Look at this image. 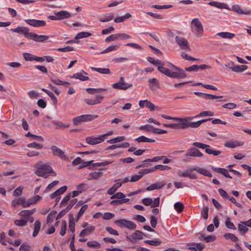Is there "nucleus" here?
<instances>
[{
	"mask_svg": "<svg viewBox=\"0 0 251 251\" xmlns=\"http://www.w3.org/2000/svg\"><path fill=\"white\" fill-rule=\"evenodd\" d=\"M193 118V117H185L183 118H176L175 121L176 122L177 129L183 130L189 127L197 128L200 126L201 124L212 120V118H209L200 120L196 122H191V120Z\"/></svg>",
	"mask_w": 251,
	"mask_h": 251,
	"instance_id": "1",
	"label": "nucleus"
},
{
	"mask_svg": "<svg viewBox=\"0 0 251 251\" xmlns=\"http://www.w3.org/2000/svg\"><path fill=\"white\" fill-rule=\"evenodd\" d=\"M36 167L38 169L35 172V174L38 176L47 178L50 174L53 176H56V174L53 171L51 166L48 164H36Z\"/></svg>",
	"mask_w": 251,
	"mask_h": 251,
	"instance_id": "2",
	"label": "nucleus"
},
{
	"mask_svg": "<svg viewBox=\"0 0 251 251\" xmlns=\"http://www.w3.org/2000/svg\"><path fill=\"white\" fill-rule=\"evenodd\" d=\"M98 117V115L90 114L82 115L73 119V124L75 125H80L83 122H89L93 120Z\"/></svg>",
	"mask_w": 251,
	"mask_h": 251,
	"instance_id": "3",
	"label": "nucleus"
},
{
	"mask_svg": "<svg viewBox=\"0 0 251 251\" xmlns=\"http://www.w3.org/2000/svg\"><path fill=\"white\" fill-rule=\"evenodd\" d=\"M114 223L121 228L126 227L128 229H135L136 227V225L133 222L125 219L116 220Z\"/></svg>",
	"mask_w": 251,
	"mask_h": 251,
	"instance_id": "4",
	"label": "nucleus"
},
{
	"mask_svg": "<svg viewBox=\"0 0 251 251\" xmlns=\"http://www.w3.org/2000/svg\"><path fill=\"white\" fill-rule=\"evenodd\" d=\"M25 37L34 41L43 42L49 39V36L44 35H38L34 32L25 33Z\"/></svg>",
	"mask_w": 251,
	"mask_h": 251,
	"instance_id": "5",
	"label": "nucleus"
},
{
	"mask_svg": "<svg viewBox=\"0 0 251 251\" xmlns=\"http://www.w3.org/2000/svg\"><path fill=\"white\" fill-rule=\"evenodd\" d=\"M50 150L54 156H56L63 160H68L69 158L65 154V152L56 146H52Z\"/></svg>",
	"mask_w": 251,
	"mask_h": 251,
	"instance_id": "6",
	"label": "nucleus"
},
{
	"mask_svg": "<svg viewBox=\"0 0 251 251\" xmlns=\"http://www.w3.org/2000/svg\"><path fill=\"white\" fill-rule=\"evenodd\" d=\"M191 27L196 28V32L197 35H201L203 32V27L201 22L198 18H194L191 21Z\"/></svg>",
	"mask_w": 251,
	"mask_h": 251,
	"instance_id": "7",
	"label": "nucleus"
},
{
	"mask_svg": "<svg viewBox=\"0 0 251 251\" xmlns=\"http://www.w3.org/2000/svg\"><path fill=\"white\" fill-rule=\"evenodd\" d=\"M176 42L180 47V48L184 50H190L189 43L184 37L176 36L175 37Z\"/></svg>",
	"mask_w": 251,
	"mask_h": 251,
	"instance_id": "8",
	"label": "nucleus"
},
{
	"mask_svg": "<svg viewBox=\"0 0 251 251\" xmlns=\"http://www.w3.org/2000/svg\"><path fill=\"white\" fill-rule=\"evenodd\" d=\"M232 10L235 12H236L239 15H251V9L245 8L242 9L241 7L238 4H234L232 6Z\"/></svg>",
	"mask_w": 251,
	"mask_h": 251,
	"instance_id": "9",
	"label": "nucleus"
},
{
	"mask_svg": "<svg viewBox=\"0 0 251 251\" xmlns=\"http://www.w3.org/2000/svg\"><path fill=\"white\" fill-rule=\"evenodd\" d=\"M25 21L29 25L36 27H43L46 25V22L44 20L36 19H26L25 20Z\"/></svg>",
	"mask_w": 251,
	"mask_h": 251,
	"instance_id": "10",
	"label": "nucleus"
},
{
	"mask_svg": "<svg viewBox=\"0 0 251 251\" xmlns=\"http://www.w3.org/2000/svg\"><path fill=\"white\" fill-rule=\"evenodd\" d=\"M139 105L140 108H148L150 110H159L158 107L155 106L153 103L148 100H141L139 102Z\"/></svg>",
	"mask_w": 251,
	"mask_h": 251,
	"instance_id": "11",
	"label": "nucleus"
},
{
	"mask_svg": "<svg viewBox=\"0 0 251 251\" xmlns=\"http://www.w3.org/2000/svg\"><path fill=\"white\" fill-rule=\"evenodd\" d=\"M224 100H216L215 102L217 105L219 106V108H225L228 109H233L236 107V104L233 102H229L227 103H224Z\"/></svg>",
	"mask_w": 251,
	"mask_h": 251,
	"instance_id": "12",
	"label": "nucleus"
},
{
	"mask_svg": "<svg viewBox=\"0 0 251 251\" xmlns=\"http://www.w3.org/2000/svg\"><path fill=\"white\" fill-rule=\"evenodd\" d=\"M163 74L171 78H184L187 77V75H184V74L182 73H181V76H179L177 73L172 72L168 68L165 70V72H163Z\"/></svg>",
	"mask_w": 251,
	"mask_h": 251,
	"instance_id": "13",
	"label": "nucleus"
},
{
	"mask_svg": "<svg viewBox=\"0 0 251 251\" xmlns=\"http://www.w3.org/2000/svg\"><path fill=\"white\" fill-rule=\"evenodd\" d=\"M103 136L100 135L99 137H87L86 138V141L88 144L92 145L98 144L103 141V139L102 138Z\"/></svg>",
	"mask_w": 251,
	"mask_h": 251,
	"instance_id": "14",
	"label": "nucleus"
},
{
	"mask_svg": "<svg viewBox=\"0 0 251 251\" xmlns=\"http://www.w3.org/2000/svg\"><path fill=\"white\" fill-rule=\"evenodd\" d=\"M194 94L196 96L201 97L205 100H213L221 98L223 97V96H218L215 95L206 94L199 92H195Z\"/></svg>",
	"mask_w": 251,
	"mask_h": 251,
	"instance_id": "15",
	"label": "nucleus"
},
{
	"mask_svg": "<svg viewBox=\"0 0 251 251\" xmlns=\"http://www.w3.org/2000/svg\"><path fill=\"white\" fill-rule=\"evenodd\" d=\"M203 155V154L197 148L194 147L190 148L188 152L186 153L185 156L187 157L193 156V157H201Z\"/></svg>",
	"mask_w": 251,
	"mask_h": 251,
	"instance_id": "16",
	"label": "nucleus"
},
{
	"mask_svg": "<svg viewBox=\"0 0 251 251\" xmlns=\"http://www.w3.org/2000/svg\"><path fill=\"white\" fill-rule=\"evenodd\" d=\"M142 234L144 235L145 237H148L146 235L143 234L142 232L140 230H137L135 232L132 233L130 234V237L127 236L126 239L130 242H133V240H141L143 239Z\"/></svg>",
	"mask_w": 251,
	"mask_h": 251,
	"instance_id": "17",
	"label": "nucleus"
},
{
	"mask_svg": "<svg viewBox=\"0 0 251 251\" xmlns=\"http://www.w3.org/2000/svg\"><path fill=\"white\" fill-rule=\"evenodd\" d=\"M132 85L131 84H129L127 83H121L117 82L112 84V87L114 89H119V90H126L128 88L132 87Z\"/></svg>",
	"mask_w": 251,
	"mask_h": 251,
	"instance_id": "18",
	"label": "nucleus"
},
{
	"mask_svg": "<svg viewBox=\"0 0 251 251\" xmlns=\"http://www.w3.org/2000/svg\"><path fill=\"white\" fill-rule=\"evenodd\" d=\"M165 183L163 181L154 183L146 187L145 190L147 191H152L156 189H160L162 188L165 185Z\"/></svg>",
	"mask_w": 251,
	"mask_h": 251,
	"instance_id": "19",
	"label": "nucleus"
},
{
	"mask_svg": "<svg viewBox=\"0 0 251 251\" xmlns=\"http://www.w3.org/2000/svg\"><path fill=\"white\" fill-rule=\"evenodd\" d=\"M103 99V96L100 95H96L94 99H86L85 101L89 105H94L100 103Z\"/></svg>",
	"mask_w": 251,
	"mask_h": 251,
	"instance_id": "20",
	"label": "nucleus"
},
{
	"mask_svg": "<svg viewBox=\"0 0 251 251\" xmlns=\"http://www.w3.org/2000/svg\"><path fill=\"white\" fill-rule=\"evenodd\" d=\"M55 15L57 16L58 20L68 18L71 16V13L67 11L61 10L55 13Z\"/></svg>",
	"mask_w": 251,
	"mask_h": 251,
	"instance_id": "21",
	"label": "nucleus"
},
{
	"mask_svg": "<svg viewBox=\"0 0 251 251\" xmlns=\"http://www.w3.org/2000/svg\"><path fill=\"white\" fill-rule=\"evenodd\" d=\"M10 30L11 31H13L14 32L20 33L23 34L25 37V33H26V32L30 33V32H29V28H28L27 27L19 26L15 28H11Z\"/></svg>",
	"mask_w": 251,
	"mask_h": 251,
	"instance_id": "22",
	"label": "nucleus"
},
{
	"mask_svg": "<svg viewBox=\"0 0 251 251\" xmlns=\"http://www.w3.org/2000/svg\"><path fill=\"white\" fill-rule=\"evenodd\" d=\"M104 170L105 168H101L99 169V172H95L90 173L89 175V178H88V179L91 180L98 179L99 177L102 176V173L100 171Z\"/></svg>",
	"mask_w": 251,
	"mask_h": 251,
	"instance_id": "23",
	"label": "nucleus"
},
{
	"mask_svg": "<svg viewBox=\"0 0 251 251\" xmlns=\"http://www.w3.org/2000/svg\"><path fill=\"white\" fill-rule=\"evenodd\" d=\"M177 174L179 177H188L191 179H195L197 178L195 174H190L188 170L185 172H182L179 171L177 172Z\"/></svg>",
	"mask_w": 251,
	"mask_h": 251,
	"instance_id": "24",
	"label": "nucleus"
},
{
	"mask_svg": "<svg viewBox=\"0 0 251 251\" xmlns=\"http://www.w3.org/2000/svg\"><path fill=\"white\" fill-rule=\"evenodd\" d=\"M90 69L92 71H96L101 74L107 75L111 74L110 70L108 68H96L92 67H90Z\"/></svg>",
	"mask_w": 251,
	"mask_h": 251,
	"instance_id": "25",
	"label": "nucleus"
},
{
	"mask_svg": "<svg viewBox=\"0 0 251 251\" xmlns=\"http://www.w3.org/2000/svg\"><path fill=\"white\" fill-rule=\"evenodd\" d=\"M95 230V227L93 226H90L83 229L80 232L79 236L87 235L89 233L94 231Z\"/></svg>",
	"mask_w": 251,
	"mask_h": 251,
	"instance_id": "26",
	"label": "nucleus"
},
{
	"mask_svg": "<svg viewBox=\"0 0 251 251\" xmlns=\"http://www.w3.org/2000/svg\"><path fill=\"white\" fill-rule=\"evenodd\" d=\"M231 70L235 72H242L248 68V66L246 65H235V67L230 68Z\"/></svg>",
	"mask_w": 251,
	"mask_h": 251,
	"instance_id": "27",
	"label": "nucleus"
},
{
	"mask_svg": "<svg viewBox=\"0 0 251 251\" xmlns=\"http://www.w3.org/2000/svg\"><path fill=\"white\" fill-rule=\"evenodd\" d=\"M86 91L89 94H94L96 93H100L102 92L106 91V88H88L86 89Z\"/></svg>",
	"mask_w": 251,
	"mask_h": 251,
	"instance_id": "28",
	"label": "nucleus"
},
{
	"mask_svg": "<svg viewBox=\"0 0 251 251\" xmlns=\"http://www.w3.org/2000/svg\"><path fill=\"white\" fill-rule=\"evenodd\" d=\"M122 185V182H119L115 183L112 187L110 188L107 190V193L109 195H113L115 193V192L120 188L121 187Z\"/></svg>",
	"mask_w": 251,
	"mask_h": 251,
	"instance_id": "29",
	"label": "nucleus"
},
{
	"mask_svg": "<svg viewBox=\"0 0 251 251\" xmlns=\"http://www.w3.org/2000/svg\"><path fill=\"white\" fill-rule=\"evenodd\" d=\"M71 78H76V79H79L80 80H81L82 81H85L89 80V79L88 76L82 75V73H76L74 74L71 77Z\"/></svg>",
	"mask_w": 251,
	"mask_h": 251,
	"instance_id": "30",
	"label": "nucleus"
},
{
	"mask_svg": "<svg viewBox=\"0 0 251 251\" xmlns=\"http://www.w3.org/2000/svg\"><path fill=\"white\" fill-rule=\"evenodd\" d=\"M138 143L140 142H149V143H154L155 142V140L154 139H150L148 137H145V136H141L135 139Z\"/></svg>",
	"mask_w": 251,
	"mask_h": 251,
	"instance_id": "31",
	"label": "nucleus"
},
{
	"mask_svg": "<svg viewBox=\"0 0 251 251\" xmlns=\"http://www.w3.org/2000/svg\"><path fill=\"white\" fill-rule=\"evenodd\" d=\"M217 35L223 38L232 39L235 36V34L228 32H220L217 34Z\"/></svg>",
	"mask_w": 251,
	"mask_h": 251,
	"instance_id": "32",
	"label": "nucleus"
},
{
	"mask_svg": "<svg viewBox=\"0 0 251 251\" xmlns=\"http://www.w3.org/2000/svg\"><path fill=\"white\" fill-rule=\"evenodd\" d=\"M42 90L43 92H45V93H46L48 95V96L50 98V99L52 100L53 104L54 105H55L57 103V98L55 96V95L53 94V93L51 92L49 90L46 89L45 88H42Z\"/></svg>",
	"mask_w": 251,
	"mask_h": 251,
	"instance_id": "33",
	"label": "nucleus"
},
{
	"mask_svg": "<svg viewBox=\"0 0 251 251\" xmlns=\"http://www.w3.org/2000/svg\"><path fill=\"white\" fill-rule=\"evenodd\" d=\"M70 220H69V230L72 232H74L75 231V223L74 222L75 219L73 215L70 214Z\"/></svg>",
	"mask_w": 251,
	"mask_h": 251,
	"instance_id": "34",
	"label": "nucleus"
},
{
	"mask_svg": "<svg viewBox=\"0 0 251 251\" xmlns=\"http://www.w3.org/2000/svg\"><path fill=\"white\" fill-rule=\"evenodd\" d=\"M35 212V209L34 208L31 210H24L21 211L19 213V215L21 216V217H28L32 214H33Z\"/></svg>",
	"mask_w": 251,
	"mask_h": 251,
	"instance_id": "35",
	"label": "nucleus"
},
{
	"mask_svg": "<svg viewBox=\"0 0 251 251\" xmlns=\"http://www.w3.org/2000/svg\"><path fill=\"white\" fill-rule=\"evenodd\" d=\"M41 228V223L39 221H36L34 225V230L32 234L33 237H36L38 234Z\"/></svg>",
	"mask_w": 251,
	"mask_h": 251,
	"instance_id": "36",
	"label": "nucleus"
},
{
	"mask_svg": "<svg viewBox=\"0 0 251 251\" xmlns=\"http://www.w3.org/2000/svg\"><path fill=\"white\" fill-rule=\"evenodd\" d=\"M25 201V198L23 197L19 198L18 199H15V200L12 201V205L13 207H16L18 204H22L24 205V203Z\"/></svg>",
	"mask_w": 251,
	"mask_h": 251,
	"instance_id": "37",
	"label": "nucleus"
},
{
	"mask_svg": "<svg viewBox=\"0 0 251 251\" xmlns=\"http://www.w3.org/2000/svg\"><path fill=\"white\" fill-rule=\"evenodd\" d=\"M118 47H119V46L118 45L110 46L106 48L103 50L100 51V52L97 53V54H99L106 53L116 50L118 48Z\"/></svg>",
	"mask_w": 251,
	"mask_h": 251,
	"instance_id": "38",
	"label": "nucleus"
},
{
	"mask_svg": "<svg viewBox=\"0 0 251 251\" xmlns=\"http://www.w3.org/2000/svg\"><path fill=\"white\" fill-rule=\"evenodd\" d=\"M92 34L89 32H80L78 33L76 35V39H80L83 38H87L92 36Z\"/></svg>",
	"mask_w": 251,
	"mask_h": 251,
	"instance_id": "39",
	"label": "nucleus"
},
{
	"mask_svg": "<svg viewBox=\"0 0 251 251\" xmlns=\"http://www.w3.org/2000/svg\"><path fill=\"white\" fill-rule=\"evenodd\" d=\"M53 123L54 125H56L57 126L56 128H59L62 129L67 128L69 127L70 126L69 124L65 125L62 122L58 121H54Z\"/></svg>",
	"mask_w": 251,
	"mask_h": 251,
	"instance_id": "40",
	"label": "nucleus"
},
{
	"mask_svg": "<svg viewBox=\"0 0 251 251\" xmlns=\"http://www.w3.org/2000/svg\"><path fill=\"white\" fill-rule=\"evenodd\" d=\"M71 197V193H68L65 197H64L60 203V207H63L68 204V201Z\"/></svg>",
	"mask_w": 251,
	"mask_h": 251,
	"instance_id": "41",
	"label": "nucleus"
},
{
	"mask_svg": "<svg viewBox=\"0 0 251 251\" xmlns=\"http://www.w3.org/2000/svg\"><path fill=\"white\" fill-rule=\"evenodd\" d=\"M200 240H205L206 242L208 243L211 241H214L216 240V236H211V235H208L206 237L203 236V235L202 234H201V236L199 237Z\"/></svg>",
	"mask_w": 251,
	"mask_h": 251,
	"instance_id": "42",
	"label": "nucleus"
},
{
	"mask_svg": "<svg viewBox=\"0 0 251 251\" xmlns=\"http://www.w3.org/2000/svg\"><path fill=\"white\" fill-rule=\"evenodd\" d=\"M168 66L172 68L174 70L177 71L176 73H177L179 76H181V73H183L184 75H186L184 70L181 69L180 68H179L176 65H174L173 64L171 63H169Z\"/></svg>",
	"mask_w": 251,
	"mask_h": 251,
	"instance_id": "43",
	"label": "nucleus"
},
{
	"mask_svg": "<svg viewBox=\"0 0 251 251\" xmlns=\"http://www.w3.org/2000/svg\"><path fill=\"white\" fill-rule=\"evenodd\" d=\"M125 139V137L124 136H118L107 140V142L109 144H113L123 141Z\"/></svg>",
	"mask_w": 251,
	"mask_h": 251,
	"instance_id": "44",
	"label": "nucleus"
},
{
	"mask_svg": "<svg viewBox=\"0 0 251 251\" xmlns=\"http://www.w3.org/2000/svg\"><path fill=\"white\" fill-rule=\"evenodd\" d=\"M24 59L26 61H34L35 56L34 55L30 53L25 52L23 54Z\"/></svg>",
	"mask_w": 251,
	"mask_h": 251,
	"instance_id": "45",
	"label": "nucleus"
},
{
	"mask_svg": "<svg viewBox=\"0 0 251 251\" xmlns=\"http://www.w3.org/2000/svg\"><path fill=\"white\" fill-rule=\"evenodd\" d=\"M225 225L227 228L232 229H236V228L233 223L230 221V219L229 217L226 218L225 222Z\"/></svg>",
	"mask_w": 251,
	"mask_h": 251,
	"instance_id": "46",
	"label": "nucleus"
},
{
	"mask_svg": "<svg viewBox=\"0 0 251 251\" xmlns=\"http://www.w3.org/2000/svg\"><path fill=\"white\" fill-rule=\"evenodd\" d=\"M226 239H230L232 241L236 242L238 240V238L233 234L227 233L224 234Z\"/></svg>",
	"mask_w": 251,
	"mask_h": 251,
	"instance_id": "47",
	"label": "nucleus"
},
{
	"mask_svg": "<svg viewBox=\"0 0 251 251\" xmlns=\"http://www.w3.org/2000/svg\"><path fill=\"white\" fill-rule=\"evenodd\" d=\"M144 242L151 246H157L161 244V241L159 240H145Z\"/></svg>",
	"mask_w": 251,
	"mask_h": 251,
	"instance_id": "48",
	"label": "nucleus"
},
{
	"mask_svg": "<svg viewBox=\"0 0 251 251\" xmlns=\"http://www.w3.org/2000/svg\"><path fill=\"white\" fill-rule=\"evenodd\" d=\"M174 208L178 213H181L184 209V205L182 203L177 202L175 204Z\"/></svg>",
	"mask_w": 251,
	"mask_h": 251,
	"instance_id": "49",
	"label": "nucleus"
},
{
	"mask_svg": "<svg viewBox=\"0 0 251 251\" xmlns=\"http://www.w3.org/2000/svg\"><path fill=\"white\" fill-rule=\"evenodd\" d=\"M114 18L113 15L110 14H107L106 15L104 16L103 18H100L99 19V21L102 23L108 22L110 21Z\"/></svg>",
	"mask_w": 251,
	"mask_h": 251,
	"instance_id": "50",
	"label": "nucleus"
},
{
	"mask_svg": "<svg viewBox=\"0 0 251 251\" xmlns=\"http://www.w3.org/2000/svg\"><path fill=\"white\" fill-rule=\"evenodd\" d=\"M25 136L26 137H32L34 140H39V141H44V138H43V137H42L41 136H38V135H33V134H31L29 132H28L25 134Z\"/></svg>",
	"mask_w": 251,
	"mask_h": 251,
	"instance_id": "51",
	"label": "nucleus"
},
{
	"mask_svg": "<svg viewBox=\"0 0 251 251\" xmlns=\"http://www.w3.org/2000/svg\"><path fill=\"white\" fill-rule=\"evenodd\" d=\"M214 115V113L211 111H203L201 112L199 114L196 115L195 117L197 118L199 117H204L206 116H212Z\"/></svg>",
	"mask_w": 251,
	"mask_h": 251,
	"instance_id": "52",
	"label": "nucleus"
},
{
	"mask_svg": "<svg viewBox=\"0 0 251 251\" xmlns=\"http://www.w3.org/2000/svg\"><path fill=\"white\" fill-rule=\"evenodd\" d=\"M193 145L196 148L200 149H206L207 147H210V146L202 143L200 142H194Z\"/></svg>",
	"mask_w": 251,
	"mask_h": 251,
	"instance_id": "53",
	"label": "nucleus"
},
{
	"mask_svg": "<svg viewBox=\"0 0 251 251\" xmlns=\"http://www.w3.org/2000/svg\"><path fill=\"white\" fill-rule=\"evenodd\" d=\"M116 36L117 37V40H122L125 39H128L131 38V36L129 35H127L126 33H118L116 34Z\"/></svg>",
	"mask_w": 251,
	"mask_h": 251,
	"instance_id": "54",
	"label": "nucleus"
},
{
	"mask_svg": "<svg viewBox=\"0 0 251 251\" xmlns=\"http://www.w3.org/2000/svg\"><path fill=\"white\" fill-rule=\"evenodd\" d=\"M27 147L31 148H35L38 149H41L43 148V145L37 143L36 142H33L29 143L27 145Z\"/></svg>",
	"mask_w": 251,
	"mask_h": 251,
	"instance_id": "55",
	"label": "nucleus"
},
{
	"mask_svg": "<svg viewBox=\"0 0 251 251\" xmlns=\"http://www.w3.org/2000/svg\"><path fill=\"white\" fill-rule=\"evenodd\" d=\"M66 226H67V223L66 221L65 220H63L62 221V225L59 232V234L61 236H64L66 231Z\"/></svg>",
	"mask_w": 251,
	"mask_h": 251,
	"instance_id": "56",
	"label": "nucleus"
},
{
	"mask_svg": "<svg viewBox=\"0 0 251 251\" xmlns=\"http://www.w3.org/2000/svg\"><path fill=\"white\" fill-rule=\"evenodd\" d=\"M199 173L209 177H211L212 176V174L209 171L203 168H201L199 169Z\"/></svg>",
	"mask_w": 251,
	"mask_h": 251,
	"instance_id": "57",
	"label": "nucleus"
},
{
	"mask_svg": "<svg viewBox=\"0 0 251 251\" xmlns=\"http://www.w3.org/2000/svg\"><path fill=\"white\" fill-rule=\"evenodd\" d=\"M88 208V205L87 204H84L80 209L79 211L78 212L77 217V221L83 215L84 212L87 210Z\"/></svg>",
	"mask_w": 251,
	"mask_h": 251,
	"instance_id": "58",
	"label": "nucleus"
},
{
	"mask_svg": "<svg viewBox=\"0 0 251 251\" xmlns=\"http://www.w3.org/2000/svg\"><path fill=\"white\" fill-rule=\"evenodd\" d=\"M238 229L240 232H243L244 233L249 230L247 226L241 223V222L238 224Z\"/></svg>",
	"mask_w": 251,
	"mask_h": 251,
	"instance_id": "59",
	"label": "nucleus"
},
{
	"mask_svg": "<svg viewBox=\"0 0 251 251\" xmlns=\"http://www.w3.org/2000/svg\"><path fill=\"white\" fill-rule=\"evenodd\" d=\"M152 8L157 9H169L172 8L173 7L172 5L168 4V5H152L151 6Z\"/></svg>",
	"mask_w": 251,
	"mask_h": 251,
	"instance_id": "60",
	"label": "nucleus"
},
{
	"mask_svg": "<svg viewBox=\"0 0 251 251\" xmlns=\"http://www.w3.org/2000/svg\"><path fill=\"white\" fill-rule=\"evenodd\" d=\"M208 208L207 206H204L203 208L202 211L201 212V216L204 219H207L208 217Z\"/></svg>",
	"mask_w": 251,
	"mask_h": 251,
	"instance_id": "61",
	"label": "nucleus"
},
{
	"mask_svg": "<svg viewBox=\"0 0 251 251\" xmlns=\"http://www.w3.org/2000/svg\"><path fill=\"white\" fill-rule=\"evenodd\" d=\"M27 223V221L25 220H16L14 221L15 224L19 226H25L26 223Z\"/></svg>",
	"mask_w": 251,
	"mask_h": 251,
	"instance_id": "62",
	"label": "nucleus"
},
{
	"mask_svg": "<svg viewBox=\"0 0 251 251\" xmlns=\"http://www.w3.org/2000/svg\"><path fill=\"white\" fill-rule=\"evenodd\" d=\"M87 245L89 247L92 248H98L100 246V243L96 241H89L87 243Z\"/></svg>",
	"mask_w": 251,
	"mask_h": 251,
	"instance_id": "63",
	"label": "nucleus"
},
{
	"mask_svg": "<svg viewBox=\"0 0 251 251\" xmlns=\"http://www.w3.org/2000/svg\"><path fill=\"white\" fill-rule=\"evenodd\" d=\"M149 82L150 83L149 85L150 88H152L158 84V81L156 78L149 79Z\"/></svg>",
	"mask_w": 251,
	"mask_h": 251,
	"instance_id": "64",
	"label": "nucleus"
}]
</instances>
